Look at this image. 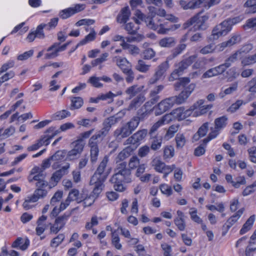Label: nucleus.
I'll use <instances>...</instances> for the list:
<instances>
[{"label":"nucleus","instance_id":"nucleus-53","mask_svg":"<svg viewBox=\"0 0 256 256\" xmlns=\"http://www.w3.org/2000/svg\"><path fill=\"white\" fill-rule=\"evenodd\" d=\"M122 94V92H118L117 94H114L112 92H109L106 94H101L100 95H99L98 96L100 100H110V102H112L113 100L114 97L116 96L117 95H120Z\"/></svg>","mask_w":256,"mask_h":256},{"label":"nucleus","instance_id":"nucleus-51","mask_svg":"<svg viewBox=\"0 0 256 256\" xmlns=\"http://www.w3.org/2000/svg\"><path fill=\"white\" fill-rule=\"evenodd\" d=\"M204 140L205 138L203 140L202 143L194 150V154L196 156H200L203 155L205 153V148L208 143L205 144Z\"/></svg>","mask_w":256,"mask_h":256},{"label":"nucleus","instance_id":"nucleus-42","mask_svg":"<svg viewBox=\"0 0 256 256\" xmlns=\"http://www.w3.org/2000/svg\"><path fill=\"white\" fill-rule=\"evenodd\" d=\"M152 137L154 138L152 141L150 148L154 150H156L161 147L162 140L160 136H154Z\"/></svg>","mask_w":256,"mask_h":256},{"label":"nucleus","instance_id":"nucleus-55","mask_svg":"<svg viewBox=\"0 0 256 256\" xmlns=\"http://www.w3.org/2000/svg\"><path fill=\"white\" fill-rule=\"evenodd\" d=\"M174 222L180 231H184L185 230L186 224L184 218H175Z\"/></svg>","mask_w":256,"mask_h":256},{"label":"nucleus","instance_id":"nucleus-43","mask_svg":"<svg viewBox=\"0 0 256 256\" xmlns=\"http://www.w3.org/2000/svg\"><path fill=\"white\" fill-rule=\"evenodd\" d=\"M175 140L178 148H182L185 144L186 140L184 135L182 134L178 133L175 137Z\"/></svg>","mask_w":256,"mask_h":256},{"label":"nucleus","instance_id":"nucleus-47","mask_svg":"<svg viewBox=\"0 0 256 256\" xmlns=\"http://www.w3.org/2000/svg\"><path fill=\"white\" fill-rule=\"evenodd\" d=\"M174 150L172 146H166L164 150V159L170 158L174 156Z\"/></svg>","mask_w":256,"mask_h":256},{"label":"nucleus","instance_id":"nucleus-36","mask_svg":"<svg viewBox=\"0 0 256 256\" xmlns=\"http://www.w3.org/2000/svg\"><path fill=\"white\" fill-rule=\"evenodd\" d=\"M168 60H169L167 58L166 60L162 62L158 66L155 72L156 74V75L160 76L162 78V76L169 68Z\"/></svg>","mask_w":256,"mask_h":256},{"label":"nucleus","instance_id":"nucleus-11","mask_svg":"<svg viewBox=\"0 0 256 256\" xmlns=\"http://www.w3.org/2000/svg\"><path fill=\"white\" fill-rule=\"evenodd\" d=\"M208 18L206 16H200L198 14L192 18L184 24V28L194 24V30H204L206 29L204 22Z\"/></svg>","mask_w":256,"mask_h":256},{"label":"nucleus","instance_id":"nucleus-25","mask_svg":"<svg viewBox=\"0 0 256 256\" xmlns=\"http://www.w3.org/2000/svg\"><path fill=\"white\" fill-rule=\"evenodd\" d=\"M208 130V123H204L198 130L196 134L193 136V140L198 141L200 138L205 136Z\"/></svg>","mask_w":256,"mask_h":256},{"label":"nucleus","instance_id":"nucleus-24","mask_svg":"<svg viewBox=\"0 0 256 256\" xmlns=\"http://www.w3.org/2000/svg\"><path fill=\"white\" fill-rule=\"evenodd\" d=\"M115 58L116 65L122 70V72L128 69L132 68L130 62H129L126 58H122L120 56H116Z\"/></svg>","mask_w":256,"mask_h":256},{"label":"nucleus","instance_id":"nucleus-32","mask_svg":"<svg viewBox=\"0 0 256 256\" xmlns=\"http://www.w3.org/2000/svg\"><path fill=\"white\" fill-rule=\"evenodd\" d=\"M254 220V215L251 216L243 225L242 228L240 230V234H244L246 233L247 232L250 230L253 225Z\"/></svg>","mask_w":256,"mask_h":256},{"label":"nucleus","instance_id":"nucleus-38","mask_svg":"<svg viewBox=\"0 0 256 256\" xmlns=\"http://www.w3.org/2000/svg\"><path fill=\"white\" fill-rule=\"evenodd\" d=\"M190 82V80L188 78H183L178 80L174 84V88L176 90H179L181 88L187 87V84Z\"/></svg>","mask_w":256,"mask_h":256},{"label":"nucleus","instance_id":"nucleus-22","mask_svg":"<svg viewBox=\"0 0 256 256\" xmlns=\"http://www.w3.org/2000/svg\"><path fill=\"white\" fill-rule=\"evenodd\" d=\"M146 98L143 94H139L135 98H134L130 104L128 110H136L137 108L140 107L142 104L145 101Z\"/></svg>","mask_w":256,"mask_h":256},{"label":"nucleus","instance_id":"nucleus-27","mask_svg":"<svg viewBox=\"0 0 256 256\" xmlns=\"http://www.w3.org/2000/svg\"><path fill=\"white\" fill-rule=\"evenodd\" d=\"M58 44L55 42L51 46L48 48L46 50L48 52L45 54L44 58L46 60H50L58 56L59 52H56L57 50Z\"/></svg>","mask_w":256,"mask_h":256},{"label":"nucleus","instance_id":"nucleus-54","mask_svg":"<svg viewBox=\"0 0 256 256\" xmlns=\"http://www.w3.org/2000/svg\"><path fill=\"white\" fill-rule=\"evenodd\" d=\"M139 164L140 160L138 156H133L130 158L128 162V166L130 170L136 168L139 166Z\"/></svg>","mask_w":256,"mask_h":256},{"label":"nucleus","instance_id":"nucleus-62","mask_svg":"<svg viewBox=\"0 0 256 256\" xmlns=\"http://www.w3.org/2000/svg\"><path fill=\"white\" fill-rule=\"evenodd\" d=\"M238 53L236 52L225 60L224 64L227 68H229L232 63L238 60Z\"/></svg>","mask_w":256,"mask_h":256},{"label":"nucleus","instance_id":"nucleus-9","mask_svg":"<svg viewBox=\"0 0 256 256\" xmlns=\"http://www.w3.org/2000/svg\"><path fill=\"white\" fill-rule=\"evenodd\" d=\"M73 144V148L68 152L66 151V160L73 161L78 159L84 150V144L82 140H76Z\"/></svg>","mask_w":256,"mask_h":256},{"label":"nucleus","instance_id":"nucleus-34","mask_svg":"<svg viewBox=\"0 0 256 256\" xmlns=\"http://www.w3.org/2000/svg\"><path fill=\"white\" fill-rule=\"evenodd\" d=\"M68 198L72 201L76 200L78 203L81 202L82 200V198L84 196L82 194L79 196V191L76 189H72L69 192L68 196Z\"/></svg>","mask_w":256,"mask_h":256},{"label":"nucleus","instance_id":"nucleus-12","mask_svg":"<svg viewBox=\"0 0 256 256\" xmlns=\"http://www.w3.org/2000/svg\"><path fill=\"white\" fill-rule=\"evenodd\" d=\"M85 8V4H76L74 7H70L61 10L58 16L62 20L69 18L74 14L78 13Z\"/></svg>","mask_w":256,"mask_h":256},{"label":"nucleus","instance_id":"nucleus-31","mask_svg":"<svg viewBox=\"0 0 256 256\" xmlns=\"http://www.w3.org/2000/svg\"><path fill=\"white\" fill-rule=\"evenodd\" d=\"M186 44L180 43L176 47L172 50V54L168 57V59L172 60V58L176 57L182 54V52L186 49Z\"/></svg>","mask_w":256,"mask_h":256},{"label":"nucleus","instance_id":"nucleus-19","mask_svg":"<svg viewBox=\"0 0 256 256\" xmlns=\"http://www.w3.org/2000/svg\"><path fill=\"white\" fill-rule=\"evenodd\" d=\"M144 104L137 112L136 116H134L140 122L144 121L149 116L152 109Z\"/></svg>","mask_w":256,"mask_h":256},{"label":"nucleus","instance_id":"nucleus-23","mask_svg":"<svg viewBox=\"0 0 256 256\" xmlns=\"http://www.w3.org/2000/svg\"><path fill=\"white\" fill-rule=\"evenodd\" d=\"M118 114L105 119L102 123L103 127L110 132L112 126L118 122L120 120V117L118 116Z\"/></svg>","mask_w":256,"mask_h":256},{"label":"nucleus","instance_id":"nucleus-58","mask_svg":"<svg viewBox=\"0 0 256 256\" xmlns=\"http://www.w3.org/2000/svg\"><path fill=\"white\" fill-rule=\"evenodd\" d=\"M124 28L128 34L134 35L136 34L138 28L135 27L133 22H128L126 24Z\"/></svg>","mask_w":256,"mask_h":256},{"label":"nucleus","instance_id":"nucleus-35","mask_svg":"<svg viewBox=\"0 0 256 256\" xmlns=\"http://www.w3.org/2000/svg\"><path fill=\"white\" fill-rule=\"evenodd\" d=\"M148 10L150 15L148 16H158L165 15V10L156 8L153 6H148Z\"/></svg>","mask_w":256,"mask_h":256},{"label":"nucleus","instance_id":"nucleus-18","mask_svg":"<svg viewBox=\"0 0 256 256\" xmlns=\"http://www.w3.org/2000/svg\"><path fill=\"white\" fill-rule=\"evenodd\" d=\"M132 132V131L126 124L122 127L116 128L114 135L116 138L120 139L128 136Z\"/></svg>","mask_w":256,"mask_h":256},{"label":"nucleus","instance_id":"nucleus-33","mask_svg":"<svg viewBox=\"0 0 256 256\" xmlns=\"http://www.w3.org/2000/svg\"><path fill=\"white\" fill-rule=\"evenodd\" d=\"M70 101L71 104L70 108L71 110L80 108L84 104L82 98L79 96L72 97L70 98Z\"/></svg>","mask_w":256,"mask_h":256},{"label":"nucleus","instance_id":"nucleus-46","mask_svg":"<svg viewBox=\"0 0 256 256\" xmlns=\"http://www.w3.org/2000/svg\"><path fill=\"white\" fill-rule=\"evenodd\" d=\"M142 54L144 60H150L155 56L156 52L152 48H148L142 52Z\"/></svg>","mask_w":256,"mask_h":256},{"label":"nucleus","instance_id":"nucleus-10","mask_svg":"<svg viewBox=\"0 0 256 256\" xmlns=\"http://www.w3.org/2000/svg\"><path fill=\"white\" fill-rule=\"evenodd\" d=\"M194 88L195 84H190L187 87L185 88L178 96L170 97L173 105L174 104H180L185 102L194 91Z\"/></svg>","mask_w":256,"mask_h":256},{"label":"nucleus","instance_id":"nucleus-44","mask_svg":"<svg viewBox=\"0 0 256 256\" xmlns=\"http://www.w3.org/2000/svg\"><path fill=\"white\" fill-rule=\"evenodd\" d=\"M152 164L155 170L158 172H160L161 170H163L164 168L166 166V164L164 162L158 158L154 159Z\"/></svg>","mask_w":256,"mask_h":256},{"label":"nucleus","instance_id":"nucleus-26","mask_svg":"<svg viewBox=\"0 0 256 256\" xmlns=\"http://www.w3.org/2000/svg\"><path fill=\"white\" fill-rule=\"evenodd\" d=\"M96 32L94 28H92L90 32L86 35L84 39L80 40L76 46L75 50L81 46L84 45L87 43L94 40L96 38Z\"/></svg>","mask_w":256,"mask_h":256},{"label":"nucleus","instance_id":"nucleus-49","mask_svg":"<svg viewBox=\"0 0 256 256\" xmlns=\"http://www.w3.org/2000/svg\"><path fill=\"white\" fill-rule=\"evenodd\" d=\"M64 235L62 234H59L57 236L52 239L50 242V246L53 248L58 247L64 240Z\"/></svg>","mask_w":256,"mask_h":256},{"label":"nucleus","instance_id":"nucleus-63","mask_svg":"<svg viewBox=\"0 0 256 256\" xmlns=\"http://www.w3.org/2000/svg\"><path fill=\"white\" fill-rule=\"evenodd\" d=\"M100 77L92 76L90 78L88 82L94 87L102 88L103 86V84L100 82Z\"/></svg>","mask_w":256,"mask_h":256},{"label":"nucleus","instance_id":"nucleus-15","mask_svg":"<svg viewBox=\"0 0 256 256\" xmlns=\"http://www.w3.org/2000/svg\"><path fill=\"white\" fill-rule=\"evenodd\" d=\"M173 106L170 98H167L160 102L156 107L154 108L155 114L156 116L160 115L170 109Z\"/></svg>","mask_w":256,"mask_h":256},{"label":"nucleus","instance_id":"nucleus-2","mask_svg":"<svg viewBox=\"0 0 256 256\" xmlns=\"http://www.w3.org/2000/svg\"><path fill=\"white\" fill-rule=\"evenodd\" d=\"M115 174L110 179V182L113 184V187L115 190L119 192H124L126 187L123 185V182L129 183L131 180V171L130 168H126V162H121L117 164L114 169Z\"/></svg>","mask_w":256,"mask_h":256},{"label":"nucleus","instance_id":"nucleus-3","mask_svg":"<svg viewBox=\"0 0 256 256\" xmlns=\"http://www.w3.org/2000/svg\"><path fill=\"white\" fill-rule=\"evenodd\" d=\"M108 161V158L104 156L90 178V184L96 186L95 192H97L100 191L101 188H104V182L109 174V172L106 170Z\"/></svg>","mask_w":256,"mask_h":256},{"label":"nucleus","instance_id":"nucleus-48","mask_svg":"<svg viewBox=\"0 0 256 256\" xmlns=\"http://www.w3.org/2000/svg\"><path fill=\"white\" fill-rule=\"evenodd\" d=\"M108 56V54L105 52L102 54V55L98 58H97L92 61L91 64L92 66L94 67L98 65H100L102 62H106L107 60V58Z\"/></svg>","mask_w":256,"mask_h":256},{"label":"nucleus","instance_id":"nucleus-21","mask_svg":"<svg viewBox=\"0 0 256 256\" xmlns=\"http://www.w3.org/2000/svg\"><path fill=\"white\" fill-rule=\"evenodd\" d=\"M158 45L162 48H171L176 44V39L172 36H166L158 41Z\"/></svg>","mask_w":256,"mask_h":256},{"label":"nucleus","instance_id":"nucleus-7","mask_svg":"<svg viewBox=\"0 0 256 256\" xmlns=\"http://www.w3.org/2000/svg\"><path fill=\"white\" fill-rule=\"evenodd\" d=\"M48 194L46 189L36 188L33 194L28 196L22 204V206L25 210H28L32 208L30 203L36 202L40 199L44 198Z\"/></svg>","mask_w":256,"mask_h":256},{"label":"nucleus","instance_id":"nucleus-6","mask_svg":"<svg viewBox=\"0 0 256 256\" xmlns=\"http://www.w3.org/2000/svg\"><path fill=\"white\" fill-rule=\"evenodd\" d=\"M232 29V26L228 20H224L220 24L216 26L212 31L209 38L210 40H214L222 36L226 35Z\"/></svg>","mask_w":256,"mask_h":256},{"label":"nucleus","instance_id":"nucleus-16","mask_svg":"<svg viewBox=\"0 0 256 256\" xmlns=\"http://www.w3.org/2000/svg\"><path fill=\"white\" fill-rule=\"evenodd\" d=\"M96 188V186H94L92 194L89 196H88V194L84 193L82 194L84 197L82 198V202L84 207L90 206L94 202L95 200L98 196L99 194L103 190V188H101L100 191L97 192H95Z\"/></svg>","mask_w":256,"mask_h":256},{"label":"nucleus","instance_id":"nucleus-1","mask_svg":"<svg viewBox=\"0 0 256 256\" xmlns=\"http://www.w3.org/2000/svg\"><path fill=\"white\" fill-rule=\"evenodd\" d=\"M138 18L144 22L148 28L156 30L157 32L160 34H168L170 31L174 30L180 27L178 24H170L165 20L164 18L158 16H146L141 12L138 14Z\"/></svg>","mask_w":256,"mask_h":256},{"label":"nucleus","instance_id":"nucleus-28","mask_svg":"<svg viewBox=\"0 0 256 256\" xmlns=\"http://www.w3.org/2000/svg\"><path fill=\"white\" fill-rule=\"evenodd\" d=\"M144 87V86H138L137 84H134L128 88L126 90V93L131 98L139 94L142 90Z\"/></svg>","mask_w":256,"mask_h":256},{"label":"nucleus","instance_id":"nucleus-50","mask_svg":"<svg viewBox=\"0 0 256 256\" xmlns=\"http://www.w3.org/2000/svg\"><path fill=\"white\" fill-rule=\"evenodd\" d=\"M63 196V192L61 190H58L53 196L50 200V204L52 206H55L57 202H59Z\"/></svg>","mask_w":256,"mask_h":256},{"label":"nucleus","instance_id":"nucleus-60","mask_svg":"<svg viewBox=\"0 0 256 256\" xmlns=\"http://www.w3.org/2000/svg\"><path fill=\"white\" fill-rule=\"evenodd\" d=\"M244 28L245 30L252 28V30H256V18H252L248 19L244 25Z\"/></svg>","mask_w":256,"mask_h":256},{"label":"nucleus","instance_id":"nucleus-61","mask_svg":"<svg viewBox=\"0 0 256 256\" xmlns=\"http://www.w3.org/2000/svg\"><path fill=\"white\" fill-rule=\"evenodd\" d=\"M14 64L15 62L13 60H10L4 64L0 68V75L7 71L9 68H13L14 66Z\"/></svg>","mask_w":256,"mask_h":256},{"label":"nucleus","instance_id":"nucleus-45","mask_svg":"<svg viewBox=\"0 0 256 256\" xmlns=\"http://www.w3.org/2000/svg\"><path fill=\"white\" fill-rule=\"evenodd\" d=\"M112 244L117 250H120L122 248V244H120V238L116 232H114L112 234Z\"/></svg>","mask_w":256,"mask_h":256},{"label":"nucleus","instance_id":"nucleus-5","mask_svg":"<svg viewBox=\"0 0 256 256\" xmlns=\"http://www.w3.org/2000/svg\"><path fill=\"white\" fill-rule=\"evenodd\" d=\"M47 134L42 138L38 140L37 142L28 147L27 150L28 152L34 151L38 150L40 146L45 144L48 146L50 144V140L60 133V130H54L53 126L50 127L46 131Z\"/></svg>","mask_w":256,"mask_h":256},{"label":"nucleus","instance_id":"nucleus-52","mask_svg":"<svg viewBox=\"0 0 256 256\" xmlns=\"http://www.w3.org/2000/svg\"><path fill=\"white\" fill-rule=\"evenodd\" d=\"M246 104L244 100H237L236 102L232 104L228 108V111L233 113L236 111L243 104Z\"/></svg>","mask_w":256,"mask_h":256},{"label":"nucleus","instance_id":"nucleus-14","mask_svg":"<svg viewBox=\"0 0 256 256\" xmlns=\"http://www.w3.org/2000/svg\"><path fill=\"white\" fill-rule=\"evenodd\" d=\"M204 100H200L191 106V108L193 110H196L194 114H196L197 115L204 114L212 108V104L204 105Z\"/></svg>","mask_w":256,"mask_h":256},{"label":"nucleus","instance_id":"nucleus-41","mask_svg":"<svg viewBox=\"0 0 256 256\" xmlns=\"http://www.w3.org/2000/svg\"><path fill=\"white\" fill-rule=\"evenodd\" d=\"M66 156V150H58L52 156H50V159L54 161H60L64 159Z\"/></svg>","mask_w":256,"mask_h":256},{"label":"nucleus","instance_id":"nucleus-56","mask_svg":"<svg viewBox=\"0 0 256 256\" xmlns=\"http://www.w3.org/2000/svg\"><path fill=\"white\" fill-rule=\"evenodd\" d=\"M256 1H246L244 6L248 8L246 12L248 13H254L256 12Z\"/></svg>","mask_w":256,"mask_h":256},{"label":"nucleus","instance_id":"nucleus-29","mask_svg":"<svg viewBox=\"0 0 256 256\" xmlns=\"http://www.w3.org/2000/svg\"><path fill=\"white\" fill-rule=\"evenodd\" d=\"M240 41V35H234L228 40L223 42L220 44V48L223 50L227 46H231Z\"/></svg>","mask_w":256,"mask_h":256},{"label":"nucleus","instance_id":"nucleus-8","mask_svg":"<svg viewBox=\"0 0 256 256\" xmlns=\"http://www.w3.org/2000/svg\"><path fill=\"white\" fill-rule=\"evenodd\" d=\"M180 5L184 9H196L204 6L207 9L214 4H218V1H179Z\"/></svg>","mask_w":256,"mask_h":256},{"label":"nucleus","instance_id":"nucleus-30","mask_svg":"<svg viewBox=\"0 0 256 256\" xmlns=\"http://www.w3.org/2000/svg\"><path fill=\"white\" fill-rule=\"evenodd\" d=\"M132 152V148L130 146H127L124 148L117 156L116 158V162L118 163L128 158L130 156Z\"/></svg>","mask_w":256,"mask_h":256},{"label":"nucleus","instance_id":"nucleus-39","mask_svg":"<svg viewBox=\"0 0 256 256\" xmlns=\"http://www.w3.org/2000/svg\"><path fill=\"white\" fill-rule=\"evenodd\" d=\"M150 64H146L142 60H139L136 66V69L142 72H146L150 68Z\"/></svg>","mask_w":256,"mask_h":256},{"label":"nucleus","instance_id":"nucleus-20","mask_svg":"<svg viewBox=\"0 0 256 256\" xmlns=\"http://www.w3.org/2000/svg\"><path fill=\"white\" fill-rule=\"evenodd\" d=\"M188 67L184 64V62L182 60L176 66V68L171 74L170 78L172 80H176L178 78L179 76L182 75L184 71L186 70Z\"/></svg>","mask_w":256,"mask_h":256},{"label":"nucleus","instance_id":"nucleus-64","mask_svg":"<svg viewBox=\"0 0 256 256\" xmlns=\"http://www.w3.org/2000/svg\"><path fill=\"white\" fill-rule=\"evenodd\" d=\"M249 92L256 93V78H252L247 84Z\"/></svg>","mask_w":256,"mask_h":256},{"label":"nucleus","instance_id":"nucleus-57","mask_svg":"<svg viewBox=\"0 0 256 256\" xmlns=\"http://www.w3.org/2000/svg\"><path fill=\"white\" fill-rule=\"evenodd\" d=\"M160 189L162 194L167 196H170L172 194V190L171 186L166 184H164L160 186Z\"/></svg>","mask_w":256,"mask_h":256},{"label":"nucleus","instance_id":"nucleus-40","mask_svg":"<svg viewBox=\"0 0 256 256\" xmlns=\"http://www.w3.org/2000/svg\"><path fill=\"white\" fill-rule=\"evenodd\" d=\"M70 116V112L66 110L58 111L52 116L54 120H60Z\"/></svg>","mask_w":256,"mask_h":256},{"label":"nucleus","instance_id":"nucleus-37","mask_svg":"<svg viewBox=\"0 0 256 256\" xmlns=\"http://www.w3.org/2000/svg\"><path fill=\"white\" fill-rule=\"evenodd\" d=\"M244 209H240L236 214L230 216L226 221V222L232 226L240 218L244 212Z\"/></svg>","mask_w":256,"mask_h":256},{"label":"nucleus","instance_id":"nucleus-4","mask_svg":"<svg viewBox=\"0 0 256 256\" xmlns=\"http://www.w3.org/2000/svg\"><path fill=\"white\" fill-rule=\"evenodd\" d=\"M228 118L226 116L218 118L214 120V128H211L212 132L205 138L204 142L208 143L212 139L216 138L219 134L220 132L228 124Z\"/></svg>","mask_w":256,"mask_h":256},{"label":"nucleus","instance_id":"nucleus-59","mask_svg":"<svg viewBox=\"0 0 256 256\" xmlns=\"http://www.w3.org/2000/svg\"><path fill=\"white\" fill-rule=\"evenodd\" d=\"M215 50L214 46L213 44H208L201 48L200 52L202 54H206L212 52Z\"/></svg>","mask_w":256,"mask_h":256},{"label":"nucleus","instance_id":"nucleus-17","mask_svg":"<svg viewBox=\"0 0 256 256\" xmlns=\"http://www.w3.org/2000/svg\"><path fill=\"white\" fill-rule=\"evenodd\" d=\"M148 134V130L146 129H142L138 131L132 136L130 137L126 140V144H134L144 140Z\"/></svg>","mask_w":256,"mask_h":256},{"label":"nucleus","instance_id":"nucleus-13","mask_svg":"<svg viewBox=\"0 0 256 256\" xmlns=\"http://www.w3.org/2000/svg\"><path fill=\"white\" fill-rule=\"evenodd\" d=\"M70 214H64L63 215L56 218L55 220L54 223L50 224V233L56 234L65 226Z\"/></svg>","mask_w":256,"mask_h":256}]
</instances>
